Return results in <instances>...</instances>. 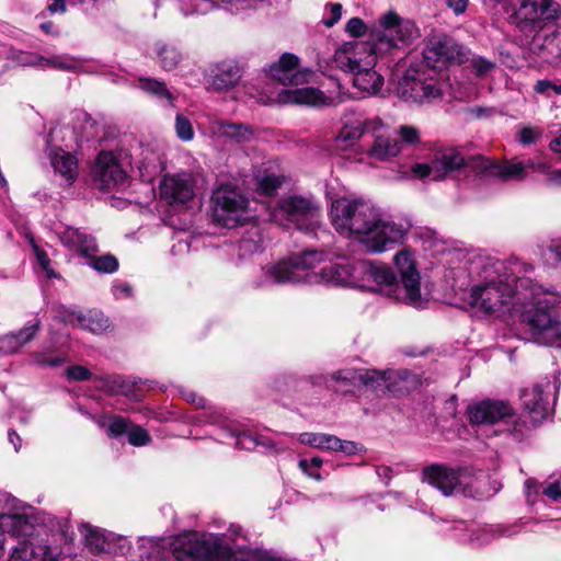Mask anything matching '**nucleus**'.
I'll use <instances>...</instances> for the list:
<instances>
[{
  "label": "nucleus",
  "mask_w": 561,
  "mask_h": 561,
  "mask_svg": "<svg viewBox=\"0 0 561 561\" xmlns=\"http://www.w3.org/2000/svg\"><path fill=\"white\" fill-rule=\"evenodd\" d=\"M366 25L364 21L359 18H352L347 21L345 25V31L351 36L359 37L366 33Z\"/></svg>",
  "instance_id": "e2e57ef3"
},
{
  "label": "nucleus",
  "mask_w": 561,
  "mask_h": 561,
  "mask_svg": "<svg viewBox=\"0 0 561 561\" xmlns=\"http://www.w3.org/2000/svg\"><path fill=\"white\" fill-rule=\"evenodd\" d=\"M401 151V142L398 139L385 135H376L368 154L376 160L389 161L400 154Z\"/></svg>",
  "instance_id": "f704fd0d"
},
{
  "label": "nucleus",
  "mask_w": 561,
  "mask_h": 561,
  "mask_svg": "<svg viewBox=\"0 0 561 561\" xmlns=\"http://www.w3.org/2000/svg\"><path fill=\"white\" fill-rule=\"evenodd\" d=\"M515 531L512 530V527H490L488 529H482L479 535L474 538H470V541H477L479 545L488 543L491 537L497 536H511Z\"/></svg>",
  "instance_id": "603ef678"
},
{
  "label": "nucleus",
  "mask_w": 561,
  "mask_h": 561,
  "mask_svg": "<svg viewBox=\"0 0 561 561\" xmlns=\"http://www.w3.org/2000/svg\"><path fill=\"white\" fill-rule=\"evenodd\" d=\"M98 425L106 432L108 437L117 438L123 434H127L130 423L122 416L112 415L100 417Z\"/></svg>",
  "instance_id": "a19ab883"
},
{
  "label": "nucleus",
  "mask_w": 561,
  "mask_h": 561,
  "mask_svg": "<svg viewBox=\"0 0 561 561\" xmlns=\"http://www.w3.org/2000/svg\"><path fill=\"white\" fill-rule=\"evenodd\" d=\"M473 284L466 301L478 312L497 316L528 299L529 278H516L505 265L493 259L480 257L471 263Z\"/></svg>",
  "instance_id": "f03ea898"
},
{
  "label": "nucleus",
  "mask_w": 561,
  "mask_h": 561,
  "mask_svg": "<svg viewBox=\"0 0 561 561\" xmlns=\"http://www.w3.org/2000/svg\"><path fill=\"white\" fill-rule=\"evenodd\" d=\"M241 72L237 62L232 60L219 62L214 71L211 85L217 91L232 89L240 80Z\"/></svg>",
  "instance_id": "c756f323"
},
{
  "label": "nucleus",
  "mask_w": 561,
  "mask_h": 561,
  "mask_svg": "<svg viewBox=\"0 0 561 561\" xmlns=\"http://www.w3.org/2000/svg\"><path fill=\"white\" fill-rule=\"evenodd\" d=\"M139 88L160 100H165L169 105H174V95L169 91L165 83L151 78H139Z\"/></svg>",
  "instance_id": "58836bf2"
},
{
  "label": "nucleus",
  "mask_w": 561,
  "mask_h": 561,
  "mask_svg": "<svg viewBox=\"0 0 561 561\" xmlns=\"http://www.w3.org/2000/svg\"><path fill=\"white\" fill-rule=\"evenodd\" d=\"M270 76L284 85H299L307 83L312 72L299 68V59L296 55L286 53L277 64L270 67Z\"/></svg>",
  "instance_id": "412c9836"
},
{
  "label": "nucleus",
  "mask_w": 561,
  "mask_h": 561,
  "mask_svg": "<svg viewBox=\"0 0 561 561\" xmlns=\"http://www.w3.org/2000/svg\"><path fill=\"white\" fill-rule=\"evenodd\" d=\"M254 181L257 192L271 196L282 186L285 176L272 167H261L254 172Z\"/></svg>",
  "instance_id": "72a5a7b5"
},
{
  "label": "nucleus",
  "mask_w": 561,
  "mask_h": 561,
  "mask_svg": "<svg viewBox=\"0 0 561 561\" xmlns=\"http://www.w3.org/2000/svg\"><path fill=\"white\" fill-rule=\"evenodd\" d=\"M291 261L300 276V283L309 284L307 279L309 274L318 273L316 270L325 261V253L322 251H306L299 255L291 256Z\"/></svg>",
  "instance_id": "473e14b6"
},
{
  "label": "nucleus",
  "mask_w": 561,
  "mask_h": 561,
  "mask_svg": "<svg viewBox=\"0 0 561 561\" xmlns=\"http://www.w3.org/2000/svg\"><path fill=\"white\" fill-rule=\"evenodd\" d=\"M66 375L71 380L81 381L90 379L91 371L83 366L76 365L67 368Z\"/></svg>",
  "instance_id": "774afa93"
},
{
  "label": "nucleus",
  "mask_w": 561,
  "mask_h": 561,
  "mask_svg": "<svg viewBox=\"0 0 561 561\" xmlns=\"http://www.w3.org/2000/svg\"><path fill=\"white\" fill-rule=\"evenodd\" d=\"M60 551L44 541H21L13 549L10 561H57Z\"/></svg>",
  "instance_id": "b1692460"
},
{
  "label": "nucleus",
  "mask_w": 561,
  "mask_h": 561,
  "mask_svg": "<svg viewBox=\"0 0 561 561\" xmlns=\"http://www.w3.org/2000/svg\"><path fill=\"white\" fill-rule=\"evenodd\" d=\"M393 263L400 274L402 301L416 309L425 308L427 299L421 291V276L413 253L402 249L393 256Z\"/></svg>",
  "instance_id": "1a4fd4ad"
},
{
  "label": "nucleus",
  "mask_w": 561,
  "mask_h": 561,
  "mask_svg": "<svg viewBox=\"0 0 561 561\" xmlns=\"http://www.w3.org/2000/svg\"><path fill=\"white\" fill-rule=\"evenodd\" d=\"M397 94L404 101L433 102L443 95L442 84L419 70H408L398 81Z\"/></svg>",
  "instance_id": "f8f14e48"
},
{
  "label": "nucleus",
  "mask_w": 561,
  "mask_h": 561,
  "mask_svg": "<svg viewBox=\"0 0 561 561\" xmlns=\"http://www.w3.org/2000/svg\"><path fill=\"white\" fill-rule=\"evenodd\" d=\"M34 252L36 254L37 263L46 273L47 277H56L54 270L50 266V260L45 251L41 250L37 245H33Z\"/></svg>",
  "instance_id": "680f3d73"
},
{
  "label": "nucleus",
  "mask_w": 561,
  "mask_h": 561,
  "mask_svg": "<svg viewBox=\"0 0 561 561\" xmlns=\"http://www.w3.org/2000/svg\"><path fill=\"white\" fill-rule=\"evenodd\" d=\"M358 382L370 388H378L386 385L387 376L385 371L376 369H357Z\"/></svg>",
  "instance_id": "49530a36"
},
{
  "label": "nucleus",
  "mask_w": 561,
  "mask_h": 561,
  "mask_svg": "<svg viewBox=\"0 0 561 561\" xmlns=\"http://www.w3.org/2000/svg\"><path fill=\"white\" fill-rule=\"evenodd\" d=\"M195 181L191 173L164 175L160 183V196L170 205H185L194 195Z\"/></svg>",
  "instance_id": "a211bd4d"
},
{
  "label": "nucleus",
  "mask_w": 561,
  "mask_h": 561,
  "mask_svg": "<svg viewBox=\"0 0 561 561\" xmlns=\"http://www.w3.org/2000/svg\"><path fill=\"white\" fill-rule=\"evenodd\" d=\"M295 283H300V276L289 257L263 265L260 275L253 280V286L261 289Z\"/></svg>",
  "instance_id": "6ab92c4d"
},
{
  "label": "nucleus",
  "mask_w": 561,
  "mask_h": 561,
  "mask_svg": "<svg viewBox=\"0 0 561 561\" xmlns=\"http://www.w3.org/2000/svg\"><path fill=\"white\" fill-rule=\"evenodd\" d=\"M34 364L42 367H57L66 362L61 355H53L49 352H35L32 354Z\"/></svg>",
  "instance_id": "09e8293b"
},
{
  "label": "nucleus",
  "mask_w": 561,
  "mask_h": 561,
  "mask_svg": "<svg viewBox=\"0 0 561 561\" xmlns=\"http://www.w3.org/2000/svg\"><path fill=\"white\" fill-rule=\"evenodd\" d=\"M423 59L427 67L439 69L449 62H461L462 48L446 34L433 35L423 49Z\"/></svg>",
  "instance_id": "2eb2a0df"
},
{
  "label": "nucleus",
  "mask_w": 561,
  "mask_h": 561,
  "mask_svg": "<svg viewBox=\"0 0 561 561\" xmlns=\"http://www.w3.org/2000/svg\"><path fill=\"white\" fill-rule=\"evenodd\" d=\"M523 407L528 416L514 421L512 427L507 431L517 439H523L533 428H535L547 415L548 401L545 391L540 385H534L525 389L520 396Z\"/></svg>",
  "instance_id": "9b49d317"
},
{
  "label": "nucleus",
  "mask_w": 561,
  "mask_h": 561,
  "mask_svg": "<svg viewBox=\"0 0 561 561\" xmlns=\"http://www.w3.org/2000/svg\"><path fill=\"white\" fill-rule=\"evenodd\" d=\"M357 262L333 263L320 268L319 273L309 274L310 285H341L358 287Z\"/></svg>",
  "instance_id": "aec40b11"
},
{
  "label": "nucleus",
  "mask_w": 561,
  "mask_h": 561,
  "mask_svg": "<svg viewBox=\"0 0 561 561\" xmlns=\"http://www.w3.org/2000/svg\"><path fill=\"white\" fill-rule=\"evenodd\" d=\"M380 33L373 43H368L370 50L380 56L393 49L409 45L419 37V28L411 20L402 19L396 12L389 11L379 18Z\"/></svg>",
  "instance_id": "0eeeda50"
},
{
  "label": "nucleus",
  "mask_w": 561,
  "mask_h": 561,
  "mask_svg": "<svg viewBox=\"0 0 561 561\" xmlns=\"http://www.w3.org/2000/svg\"><path fill=\"white\" fill-rule=\"evenodd\" d=\"M471 66L477 76H484L495 67L494 62L482 57H474Z\"/></svg>",
  "instance_id": "69168bd1"
},
{
  "label": "nucleus",
  "mask_w": 561,
  "mask_h": 561,
  "mask_svg": "<svg viewBox=\"0 0 561 561\" xmlns=\"http://www.w3.org/2000/svg\"><path fill=\"white\" fill-rule=\"evenodd\" d=\"M278 98L283 103L297 105L321 106L334 104L331 96H327L322 91L310 87L283 90Z\"/></svg>",
  "instance_id": "a878e982"
},
{
  "label": "nucleus",
  "mask_w": 561,
  "mask_h": 561,
  "mask_svg": "<svg viewBox=\"0 0 561 561\" xmlns=\"http://www.w3.org/2000/svg\"><path fill=\"white\" fill-rule=\"evenodd\" d=\"M41 328V321L39 319H34L30 321L25 327H23L18 332H12L13 336L16 339V342L20 344V348H22L24 345L30 343Z\"/></svg>",
  "instance_id": "de8ad7c7"
},
{
  "label": "nucleus",
  "mask_w": 561,
  "mask_h": 561,
  "mask_svg": "<svg viewBox=\"0 0 561 561\" xmlns=\"http://www.w3.org/2000/svg\"><path fill=\"white\" fill-rule=\"evenodd\" d=\"M154 59L164 71L178 69L185 60L184 54L174 45L158 42L153 46Z\"/></svg>",
  "instance_id": "7c9ffc66"
},
{
  "label": "nucleus",
  "mask_w": 561,
  "mask_h": 561,
  "mask_svg": "<svg viewBox=\"0 0 561 561\" xmlns=\"http://www.w3.org/2000/svg\"><path fill=\"white\" fill-rule=\"evenodd\" d=\"M368 43H347L334 54L336 67L353 75V85L366 94L377 93L383 83L382 77L374 70L377 57Z\"/></svg>",
  "instance_id": "7ed1b4c3"
},
{
  "label": "nucleus",
  "mask_w": 561,
  "mask_h": 561,
  "mask_svg": "<svg viewBox=\"0 0 561 561\" xmlns=\"http://www.w3.org/2000/svg\"><path fill=\"white\" fill-rule=\"evenodd\" d=\"M60 242L71 251H76L84 257H92L99 251L93 236L73 227H64L57 232Z\"/></svg>",
  "instance_id": "393cba45"
},
{
  "label": "nucleus",
  "mask_w": 561,
  "mask_h": 561,
  "mask_svg": "<svg viewBox=\"0 0 561 561\" xmlns=\"http://www.w3.org/2000/svg\"><path fill=\"white\" fill-rule=\"evenodd\" d=\"M20 344L12 333L0 336V352L7 355L18 353Z\"/></svg>",
  "instance_id": "052dcab7"
},
{
  "label": "nucleus",
  "mask_w": 561,
  "mask_h": 561,
  "mask_svg": "<svg viewBox=\"0 0 561 561\" xmlns=\"http://www.w3.org/2000/svg\"><path fill=\"white\" fill-rule=\"evenodd\" d=\"M423 481L438 489L444 495L455 493L471 495L462 485V472L443 465H432L423 469Z\"/></svg>",
  "instance_id": "f3484780"
},
{
  "label": "nucleus",
  "mask_w": 561,
  "mask_h": 561,
  "mask_svg": "<svg viewBox=\"0 0 561 561\" xmlns=\"http://www.w3.org/2000/svg\"><path fill=\"white\" fill-rule=\"evenodd\" d=\"M176 4L185 15L205 14L215 8L214 0H175Z\"/></svg>",
  "instance_id": "37998d69"
},
{
  "label": "nucleus",
  "mask_w": 561,
  "mask_h": 561,
  "mask_svg": "<svg viewBox=\"0 0 561 561\" xmlns=\"http://www.w3.org/2000/svg\"><path fill=\"white\" fill-rule=\"evenodd\" d=\"M466 164V158L459 149L447 148L436 152L431 164L416 163L411 168L412 173L421 179L438 181L449 172L458 170Z\"/></svg>",
  "instance_id": "4468645a"
},
{
  "label": "nucleus",
  "mask_w": 561,
  "mask_h": 561,
  "mask_svg": "<svg viewBox=\"0 0 561 561\" xmlns=\"http://www.w3.org/2000/svg\"><path fill=\"white\" fill-rule=\"evenodd\" d=\"M357 274L359 275L358 288L378 291L402 301L400 285L389 266L377 262L359 261Z\"/></svg>",
  "instance_id": "9d476101"
},
{
  "label": "nucleus",
  "mask_w": 561,
  "mask_h": 561,
  "mask_svg": "<svg viewBox=\"0 0 561 561\" xmlns=\"http://www.w3.org/2000/svg\"><path fill=\"white\" fill-rule=\"evenodd\" d=\"M397 139L401 142V147L403 145L407 146H415L421 142V131L417 127L413 125H400L396 129Z\"/></svg>",
  "instance_id": "a18cd8bd"
},
{
  "label": "nucleus",
  "mask_w": 561,
  "mask_h": 561,
  "mask_svg": "<svg viewBox=\"0 0 561 561\" xmlns=\"http://www.w3.org/2000/svg\"><path fill=\"white\" fill-rule=\"evenodd\" d=\"M542 135V130L533 126L520 127L517 133V140L523 146L535 144Z\"/></svg>",
  "instance_id": "6e6d98bb"
},
{
  "label": "nucleus",
  "mask_w": 561,
  "mask_h": 561,
  "mask_svg": "<svg viewBox=\"0 0 561 561\" xmlns=\"http://www.w3.org/2000/svg\"><path fill=\"white\" fill-rule=\"evenodd\" d=\"M171 551L176 561H221L230 554L218 537L197 531L175 536Z\"/></svg>",
  "instance_id": "20e7f679"
},
{
  "label": "nucleus",
  "mask_w": 561,
  "mask_h": 561,
  "mask_svg": "<svg viewBox=\"0 0 561 561\" xmlns=\"http://www.w3.org/2000/svg\"><path fill=\"white\" fill-rule=\"evenodd\" d=\"M28 507L12 496L0 491V530L11 536L28 535L33 529V522Z\"/></svg>",
  "instance_id": "ddd939ff"
},
{
  "label": "nucleus",
  "mask_w": 561,
  "mask_h": 561,
  "mask_svg": "<svg viewBox=\"0 0 561 561\" xmlns=\"http://www.w3.org/2000/svg\"><path fill=\"white\" fill-rule=\"evenodd\" d=\"M230 435L232 437H236V446L241 449H253L259 445V442L256 438L243 433V434H236L234 431H230Z\"/></svg>",
  "instance_id": "0e129e2a"
},
{
  "label": "nucleus",
  "mask_w": 561,
  "mask_h": 561,
  "mask_svg": "<svg viewBox=\"0 0 561 561\" xmlns=\"http://www.w3.org/2000/svg\"><path fill=\"white\" fill-rule=\"evenodd\" d=\"M342 4L340 3H329L324 8V15L322 18V23L327 27H332L335 23H337L342 16Z\"/></svg>",
  "instance_id": "4d7b16f0"
},
{
  "label": "nucleus",
  "mask_w": 561,
  "mask_h": 561,
  "mask_svg": "<svg viewBox=\"0 0 561 561\" xmlns=\"http://www.w3.org/2000/svg\"><path fill=\"white\" fill-rule=\"evenodd\" d=\"M539 161L528 159L527 161L511 160L502 164L492 165L491 173L504 181L524 180L527 176V170L538 171Z\"/></svg>",
  "instance_id": "c85d7f7f"
},
{
  "label": "nucleus",
  "mask_w": 561,
  "mask_h": 561,
  "mask_svg": "<svg viewBox=\"0 0 561 561\" xmlns=\"http://www.w3.org/2000/svg\"><path fill=\"white\" fill-rule=\"evenodd\" d=\"M46 67H53L68 71H76L79 69L80 64L71 57L54 56L51 58H46Z\"/></svg>",
  "instance_id": "864d4df0"
},
{
  "label": "nucleus",
  "mask_w": 561,
  "mask_h": 561,
  "mask_svg": "<svg viewBox=\"0 0 561 561\" xmlns=\"http://www.w3.org/2000/svg\"><path fill=\"white\" fill-rule=\"evenodd\" d=\"M327 433H301L298 437L301 444L311 446L313 448L322 449L327 439Z\"/></svg>",
  "instance_id": "13d9d810"
},
{
  "label": "nucleus",
  "mask_w": 561,
  "mask_h": 561,
  "mask_svg": "<svg viewBox=\"0 0 561 561\" xmlns=\"http://www.w3.org/2000/svg\"><path fill=\"white\" fill-rule=\"evenodd\" d=\"M330 389L335 392L346 393L358 382L357 369H341L330 375Z\"/></svg>",
  "instance_id": "e433bc0d"
},
{
  "label": "nucleus",
  "mask_w": 561,
  "mask_h": 561,
  "mask_svg": "<svg viewBox=\"0 0 561 561\" xmlns=\"http://www.w3.org/2000/svg\"><path fill=\"white\" fill-rule=\"evenodd\" d=\"M50 163L58 174L70 185L75 182L78 174V162L76 158L67 151L58 148L49 153Z\"/></svg>",
  "instance_id": "2f4dec72"
},
{
  "label": "nucleus",
  "mask_w": 561,
  "mask_h": 561,
  "mask_svg": "<svg viewBox=\"0 0 561 561\" xmlns=\"http://www.w3.org/2000/svg\"><path fill=\"white\" fill-rule=\"evenodd\" d=\"M209 133L216 137H225L236 142L248 141L253 137L250 126L241 123H228L221 119H213L209 123Z\"/></svg>",
  "instance_id": "cd10ccee"
},
{
  "label": "nucleus",
  "mask_w": 561,
  "mask_h": 561,
  "mask_svg": "<svg viewBox=\"0 0 561 561\" xmlns=\"http://www.w3.org/2000/svg\"><path fill=\"white\" fill-rule=\"evenodd\" d=\"M268 219L283 227L295 226L297 229L312 233L319 226L320 207L309 198L290 196L280 199L274 208L270 206Z\"/></svg>",
  "instance_id": "39448f33"
},
{
  "label": "nucleus",
  "mask_w": 561,
  "mask_h": 561,
  "mask_svg": "<svg viewBox=\"0 0 561 561\" xmlns=\"http://www.w3.org/2000/svg\"><path fill=\"white\" fill-rule=\"evenodd\" d=\"M538 172L546 176V183L548 185L561 187V169L552 168L546 162L539 161Z\"/></svg>",
  "instance_id": "5fc2aeb1"
},
{
  "label": "nucleus",
  "mask_w": 561,
  "mask_h": 561,
  "mask_svg": "<svg viewBox=\"0 0 561 561\" xmlns=\"http://www.w3.org/2000/svg\"><path fill=\"white\" fill-rule=\"evenodd\" d=\"M79 531L84 539V545L90 552L99 554L104 552L107 547V537L104 531L90 524L82 523L79 526Z\"/></svg>",
  "instance_id": "c9c22d12"
},
{
  "label": "nucleus",
  "mask_w": 561,
  "mask_h": 561,
  "mask_svg": "<svg viewBox=\"0 0 561 561\" xmlns=\"http://www.w3.org/2000/svg\"><path fill=\"white\" fill-rule=\"evenodd\" d=\"M541 288L533 282L528 285V299L520 304L523 307L531 305L534 308L527 310V322L533 333L545 344L561 347V320L550 309L537 301Z\"/></svg>",
  "instance_id": "6e6552de"
},
{
  "label": "nucleus",
  "mask_w": 561,
  "mask_h": 561,
  "mask_svg": "<svg viewBox=\"0 0 561 561\" xmlns=\"http://www.w3.org/2000/svg\"><path fill=\"white\" fill-rule=\"evenodd\" d=\"M89 259V265L99 273L111 274L116 272L118 268V261L112 254H104L101 256H95L94 254Z\"/></svg>",
  "instance_id": "c03bdc74"
},
{
  "label": "nucleus",
  "mask_w": 561,
  "mask_h": 561,
  "mask_svg": "<svg viewBox=\"0 0 561 561\" xmlns=\"http://www.w3.org/2000/svg\"><path fill=\"white\" fill-rule=\"evenodd\" d=\"M359 445L352 440H343L335 435L328 434L323 450L340 451L353 456L359 451Z\"/></svg>",
  "instance_id": "79ce46f5"
},
{
  "label": "nucleus",
  "mask_w": 561,
  "mask_h": 561,
  "mask_svg": "<svg viewBox=\"0 0 561 561\" xmlns=\"http://www.w3.org/2000/svg\"><path fill=\"white\" fill-rule=\"evenodd\" d=\"M214 219L221 226L233 228L254 217L251 203L241 190L221 184L213 195Z\"/></svg>",
  "instance_id": "423d86ee"
},
{
  "label": "nucleus",
  "mask_w": 561,
  "mask_h": 561,
  "mask_svg": "<svg viewBox=\"0 0 561 561\" xmlns=\"http://www.w3.org/2000/svg\"><path fill=\"white\" fill-rule=\"evenodd\" d=\"M127 174L116 156L110 151L100 152L93 167V179L100 188L111 191L122 186Z\"/></svg>",
  "instance_id": "dca6fc26"
},
{
  "label": "nucleus",
  "mask_w": 561,
  "mask_h": 561,
  "mask_svg": "<svg viewBox=\"0 0 561 561\" xmlns=\"http://www.w3.org/2000/svg\"><path fill=\"white\" fill-rule=\"evenodd\" d=\"M469 420L477 425H493L506 422L513 415V409L503 401L485 400L468 409Z\"/></svg>",
  "instance_id": "4be33fe9"
},
{
  "label": "nucleus",
  "mask_w": 561,
  "mask_h": 561,
  "mask_svg": "<svg viewBox=\"0 0 561 561\" xmlns=\"http://www.w3.org/2000/svg\"><path fill=\"white\" fill-rule=\"evenodd\" d=\"M128 443L133 446H145L150 443L149 433L141 426L130 424L127 431Z\"/></svg>",
  "instance_id": "8fccbe9b"
},
{
  "label": "nucleus",
  "mask_w": 561,
  "mask_h": 561,
  "mask_svg": "<svg viewBox=\"0 0 561 561\" xmlns=\"http://www.w3.org/2000/svg\"><path fill=\"white\" fill-rule=\"evenodd\" d=\"M542 494L549 497L553 502H561V481L554 480L547 483L542 489Z\"/></svg>",
  "instance_id": "338daca9"
},
{
  "label": "nucleus",
  "mask_w": 561,
  "mask_h": 561,
  "mask_svg": "<svg viewBox=\"0 0 561 561\" xmlns=\"http://www.w3.org/2000/svg\"><path fill=\"white\" fill-rule=\"evenodd\" d=\"M174 128L176 136L182 141H191L194 138L193 125L191 121L182 114L176 115Z\"/></svg>",
  "instance_id": "3c124183"
},
{
  "label": "nucleus",
  "mask_w": 561,
  "mask_h": 561,
  "mask_svg": "<svg viewBox=\"0 0 561 561\" xmlns=\"http://www.w3.org/2000/svg\"><path fill=\"white\" fill-rule=\"evenodd\" d=\"M330 216L339 233L358 238L374 253L402 242L411 228L408 221L385 219L378 207L363 199H335Z\"/></svg>",
  "instance_id": "f257e3e1"
},
{
  "label": "nucleus",
  "mask_w": 561,
  "mask_h": 561,
  "mask_svg": "<svg viewBox=\"0 0 561 561\" xmlns=\"http://www.w3.org/2000/svg\"><path fill=\"white\" fill-rule=\"evenodd\" d=\"M518 15L531 23L561 20V5L553 0H522Z\"/></svg>",
  "instance_id": "5701e85b"
},
{
  "label": "nucleus",
  "mask_w": 561,
  "mask_h": 561,
  "mask_svg": "<svg viewBox=\"0 0 561 561\" xmlns=\"http://www.w3.org/2000/svg\"><path fill=\"white\" fill-rule=\"evenodd\" d=\"M264 239L257 227L249 229L239 241V254L244 257L257 252L264 248Z\"/></svg>",
  "instance_id": "4c0bfd02"
},
{
  "label": "nucleus",
  "mask_w": 561,
  "mask_h": 561,
  "mask_svg": "<svg viewBox=\"0 0 561 561\" xmlns=\"http://www.w3.org/2000/svg\"><path fill=\"white\" fill-rule=\"evenodd\" d=\"M365 133V118L357 113L345 114L342 128L335 137L336 147L346 148L354 145Z\"/></svg>",
  "instance_id": "bb28decb"
},
{
  "label": "nucleus",
  "mask_w": 561,
  "mask_h": 561,
  "mask_svg": "<svg viewBox=\"0 0 561 561\" xmlns=\"http://www.w3.org/2000/svg\"><path fill=\"white\" fill-rule=\"evenodd\" d=\"M322 462L320 457H313L310 460L300 459L298 466L307 476L319 481L322 479L321 474L319 472H311V467L318 469L321 467Z\"/></svg>",
  "instance_id": "bf43d9fd"
},
{
  "label": "nucleus",
  "mask_w": 561,
  "mask_h": 561,
  "mask_svg": "<svg viewBox=\"0 0 561 561\" xmlns=\"http://www.w3.org/2000/svg\"><path fill=\"white\" fill-rule=\"evenodd\" d=\"M77 321L80 328L92 333H102L110 327V320L102 312H88L79 314Z\"/></svg>",
  "instance_id": "ea45409f"
}]
</instances>
